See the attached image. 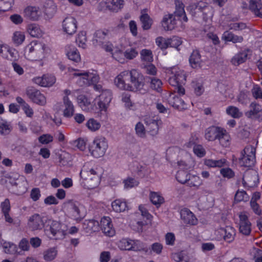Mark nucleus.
I'll return each instance as SVG.
<instances>
[{
	"label": "nucleus",
	"mask_w": 262,
	"mask_h": 262,
	"mask_svg": "<svg viewBox=\"0 0 262 262\" xmlns=\"http://www.w3.org/2000/svg\"><path fill=\"white\" fill-rule=\"evenodd\" d=\"M25 17L31 20H37L41 15L39 8L35 6H28L24 10Z\"/></svg>",
	"instance_id": "bb28decb"
},
{
	"label": "nucleus",
	"mask_w": 262,
	"mask_h": 262,
	"mask_svg": "<svg viewBox=\"0 0 262 262\" xmlns=\"http://www.w3.org/2000/svg\"><path fill=\"white\" fill-rule=\"evenodd\" d=\"M14 0H0V12L10 10L13 4Z\"/></svg>",
	"instance_id": "680f3d73"
},
{
	"label": "nucleus",
	"mask_w": 262,
	"mask_h": 262,
	"mask_svg": "<svg viewBox=\"0 0 262 262\" xmlns=\"http://www.w3.org/2000/svg\"><path fill=\"white\" fill-rule=\"evenodd\" d=\"M181 155H185L183 159L178 160L177 162V166L179 170H188L191 168L189 164V160L190 159V156L184 151H181Z\"/></svg>",
	"instance_id": "f704fd0d"
},
{
	"label": "nucleus",
	"mask_w": 262,
	"mask_h": 262,
	"mask_svg": "<svg viewBox=\"0 0 262 262\" xmlns=\"http://www.w3.org/2000/svg\"><path fill=\"white\" fill-rule=\"evenodd\" d=\"M165 244L167 246H173L175 244L176 236L173 233L168 232L165 235Z\"/></svg>",
	"instance_id": "774afa93"
},
{
	"label": "nucleus",
	"mask_w": 262,
	"mask_h": 262,
	"mask_svg": "<svg viewBox=\"0 0 262 262\" xmlns=\"http://www.w3.org/2000/svg\"><path fill=\"white\" fill-rule=\"evenodd\" d=\"M0 246L3 248V251L7 254H15L17 253V247L16 245L5 241L0 238Z\"/></svg>",
	"instance_id": "72a5a7b5"
},
{
	"label": "nucleus",
	"mask_w": 262,
	"mask_h": 262,
	"mask_svg": "<svg viewBox=\"0 0 262 262\" xmlns=\"http://www.w3.org/2000/svg\"><path fill=\"white\" fill-rule=\"evenodd\" d=\"M41 195V191L39 188H33L30 191V197L34 202L38 201L40 199Z\"/></svg>",
	"instance_id": "338daca9"
},
{
	"label": "nucleus",
	"mask_w": 262,
	"mask_h": 262,
	"mask_svg": "<svg viewBox=\"0 0 262 262\" xmlns=\"http://www.w3.org/2000/svg\"><path fill=\"white\" fill-rule=\"evenodd\" d=\"M243 180L244 183L252 187L256 184V182L258 180V176L254 171L247 172L244 176Z\"/></svg>",
	"instance_id": "58836bf2"
},
{
	"label": "nucleus",
	"mask_w": 262,
	"mask_h": 262,
	"mask_svg": "<svg viewBox=\"0 0 262 262\" xmlns=\"http://www.w3.org/2000/svg\"><path fill=\"white\" fill-rule=\"evenodd\" d=\"M129 89L127 91L145 93L143 77L141 73L135 69L130 71Z\"/></svg>",
	"instance_id": "f8f14e48"
},
{
	"label": "nucleus",
	"mask_w": 262,
	"mask_h": 262,
	"mask_svg": "<svg viewBox=\"0 0 262 262\" xmlns=\"http://www.w3.org/2000/svg\"><path fill=\"white\" fill-rule=\"evenodd\" d=\"M247 56V52L245 51L239 52L233 57L231 61L233 65L238 66L246 60Z\"/></svg>",
	"instance_id": "3c124183"
},
{
	"label": "nucleus",
	"mask_w": 262,
	"mask_h": 262,
	"mask_svg": "<svg viewBox=\"0 0 262 262\" xmlns=\"http://www.w3.org/2000/svg\"><path fill=\"white\" fill-rule=\"evenodd\" d=\"M165 72L169 83L175 88L180 95H184L185 91L182 86L186 81L184 71L178 67H173L166 69Z\"/></svg>",
	"instance_id": "423d86ee"
},
{
	"label": "nucleus",
	"mask_w": 262,
	"mask_h": 262,
	"mask_svg": "<svg viewBox=\"0 0 262 262\" xmlns=\"http://www.w3.org/2000/svg\"><path fill=\"white\" fill-rule=\"evenodd\" d=\"M0 54L2 57L10 60H15L18 58L17 51L7 45L0 46Z\"/></svg>",
	"instance_id": "b1692460"
},
{
	"label": "nucleus",
	"mask_w": 262,
	"mask_h": 262,
	"mask_svg": "<svg viewBox=\"0 0 262 262\" xmlns=\"http://www.w3.org/2000/svg\"><path fill=\"white\" fill-rule=\"evenodd\" d=\"M102 175L101 169L91 162L85 163L80 172L83 187L90 189L95 188L99 185Z\"/></svg>",
	"instance_id": "7ed1b4c3"
},
{
	"label": "nucleus",
	"mask_w": 262,
	"mask_h": 262,
	"mask_svg": "<svg viewBox=\"0 0 262 262\" xmlns=\"http://www.w3.org/2000/svg\"><path fill=\"white\" fill-rule=\"evenodd\" d=\"M120 45L115 46L112 53V57L121 63H124L126 59L132 60L138 55V48L135 47L127 46L124 44L127 42L126 38H122Z\"/></svg>",
	"instance_id": "20e7f679"
},
{
	"label": "nucleus",
	"mask_w": 262,
	"mask_h": 262,
	"mask_svg": "<svg viewBox=\"0 0 262 262\" xmlns=\"http://www.w3.org/2000/svg\"><path fill=\"white\" fill-rule=\"evenodd\" d=\"M239 230L244 235H248L251 231V223L248 219V215L246 212H242L239 214Z\"/></svg>",
	"instance_id": "412c9836"
},
{
	"label": "nucleus",
	"mask_w": 262,
	"mask_h": 262,
	"mask_svg": "<svg viewBox=\"0 0 262 262\" xmlns=\"http://www.w3.org/2000/svg\"><path fill=\"white\" fill-rule=\"evenodd\" d=\"M108 147L107 139L103 136H97L89 145V150L92 156L98 158L105 154Z\"/></svg>",
	"instance_id": "0eeeda50"
},
{
	"label": "nucleus",
	"mask_w": 262,
	"mask_h": 262,
	"mask_svg": "<svg viewBox=\"0 0 262 262\" xmlns=\"http://www.w3.org/2000/svg\"><path fill=\"white\" fill-rule=\"evenodd\" d=\"M189 9L192 15L196 16L201 15L205 22L211 21L213 16V9L206 3L201 1L197 5L190 6Z\"/></svg>",
	"instance_id": "6e6552de"
},
{
	"label": "nucleus",
	"mask_w": 262,
	"mask_h": 262,
	"mask_svg": "<svg viewBox=\"0 0 262 262\" xmlns=\"http://www.w3.org/2000/svg\"><path fill=\"white\" fill-rule=\"evenodd\" d=\"M255 149L252 146H247L242 152L239 159L241 166L250 167L254 165L255 162Z\"/></svg>",
	"instance_id": "2eb2a0df"
},
{
	"label": "nucleus",
	"mask_w": 262,
	"mask_h": 262,
	"mask_svg": "<svg viewBox=\"0 0 262 262\" xmlns=\"http://www.w3.org/2000/svg\"><path fill=\"white\" fill-rule=\"evenodd\" d=\"M226 112L227 114L234 118H239L242 117L243 113L239 109L234 106H229L226 108Z\"/></svg>",
	"instance_id": "4d7b16f0"
},
{
	"label": "nucleus",
	"mask_w": 262,
	"mask_h": 262,
	"mask_svg": "<svg viewBox=\"0 0 262 262\" xmlns=\"http://www.w3.org/2000/svg\"><path fill=\"white\" fill-rule=\"evenodd\" d=\"M222 128L212 126L208 128L205 132V137L208 141H213L217 139Z\"/></svg>",
	"instance_id": "473e14b6"
},
{
	"label": "nucleus",
	"mask_w": 262,
	"mask_h": 262,
	"mask_svg": "<svg viewBox=\"0 0 262 262\" xmlns=\"http://www.w3.org/2000/svg\"><path fill=\"white\" fill-rule=\"evenodd\" d=\"M77 29V21L75 17L68 16L62 22V30L67 35L72 36L76 32Z\"/></svg>",
	"instance_id": "f3484780"
},
{
	"label": "nucleus",
	"mask_w": 262,
	"mask_h": 262,
	"mask_svg": "<svg viewBox=\"0 0 262 262\" xmlns=\"http://www.w3.org/2000/svg\"><path fill=\"white\" fill-rule=\"evenodd\" d=\"M159 120L154 119L146 120V123L150 129L149 132L152 136L156 135L158 133L159 129Z\"/></svg>",
	"instance_id": "603ef678"
},
{
	"label": "nucleus",
	"mask_w": 262,
	"mask_h": 262,
	"mask_svg": "<svg viewBox=\"0 0 262 262\" xmlns=\"http://www.w3.org/2000/svg\"><path fill=\"white\" fill-rule=\"evenodd\" d=\"M58 254V250L56 247H51L46 250L43 253V259L46 261L54 260Z\"/></svg>",
	"instance_id": "de8ad7c7"
},
{
	"label": "nucleus",
	"mask_w": 262,
	"mask_h": 262,
	"mask_svg": "<svg viewBox=\"0 0 262 262\" xmlns=\"http://www.w3.org/2000/svg\"><path fill=\"white\" fill-rule=\"evenodd\" d=\"M141 59L142 61L150 63L153 61V54L150 50L143 49L140 52Z\"/></svg>",
	"instance_id": "6e6d98bb"
},
{
	"label": "nucleus",
	"mask_w": 262,
	"mask_h": 262,
	"mask_svg": "<svg viewBox=\"0 0 262 262\" xmlns=\"http://www.w3.org/2000/svg\"><path fill=\"white\" fill-rule=\"evenodd\" d=\"M62 113L64 117L70 118L73 116L75 112V107L69 97L63 98Z\"/></svg>",
	"instance_id": "cd10ccee"
},
{
	"label": "nucleus",
	"mask_w": 262,
	"mask_h": 262,
	"mask_svg": "<svg viewBox=\"0 0 262 262\" xmlns=\"http://www.w3.org/2000/svg\"><path fill=\"white\" fill-rule=\"evenodd\" d=\"M86 32L81 31L78 33L77 35L76 41L79 47L85 49L87 47V38L86 36Z\"/></svg>",
	"instance_id": "5fc2aeb1"
},
{
	"label": "nucleus",
	"mask_w": 262,
	"mask_h": 262,
	"mask_svg": "<svg viewBox=\"0 0 262 262\" xmlns=\"http://www.w3.org/2000/svg\"><path fill=\"white\" fill-rule=\"evenodd\" d=\"M27 96L34 103L43 105L46 103V98L41 92L33 87L26 89Z\"/></svg>",
	"instance_id": "6ab92c4d"
},
{
	"label": "nucleus",
	"mask_w": 262,
	"mask_h": 262,
	"mask_svg": "<svg viewBox=\"0 0 262 262\" xmlns=\"http://www.w3.org/2000/svg\"><path fill=\"white\" fill-rule=\"evenodd\" d=\"M48 231H49L52 235V238L55 239L63 238L66 236L67 225L51 218L47 220Z\"/></svg>",
	"instance_id": "9d476101"
},
{
	"label": "nucleus",
	"mask_w": 262,
	"mask_h": 262,
	"mask_svg": "<svg viewBox=\"0 0 262 262\" xmlns=\"http://www.w3.org/2000/svg\"><path fill=\"white\" fill-rule=\"evenodd\" d=\"M149 199L151 203L157 207L160 206L164 202V198L159 192L150 191Z\"/></svg>",
	"instance_id": "79ce46f5"
},
{
	"label": "nucleus",
	"mask_w": 262,
	"mask_h": 262,
	"mask_svg": "<svg viewBox=\"0 0 262 262\" xmlns=\"http://www.w3.org/2000/svg\"><path fill=\"white\" fill-rule=\"evenodd\" d=\"M136 133L137 136L141 138H144L145 136V129L143 124L140 122H138L135 126Z\"/></svg>",
	"instance_id": "69168bd1"
},
{
	"label": "nucleus",
	"mask_w": 262,
	"mask_h": 262,
	"mask_svg": "<svg viewBox=\"0 0 262 262\" xmlns=\"http://www.w3.org/2000/svg\"><path fill=\"white\" fill-rule=\"evenodd\" d=\"M181 218L184 223L191 225H195L198 221L194 214L189 209L184 208L180 211Z\"/></svg>",
	"instance_id": "a878e982"
},
{
	"label": "nucleus",
	"mask_w": 262,
	"mask_h": 262,
	"mask_svg": "<svg viewBox=\"0 0 262 262\" xmlns=\"http://www.w3.org/2000/svg\"><path fill=\"white\" fill-rule=\"evenodd\" d=\"M124 5L123 0H106L105 2H101L99 4L100 9H104V7L108 10L113 12H118L121 9Z\"/></svg>",
	"instance_id": "5701e85b"
},
{
	"label": "nucleus",
	"mask_w": 262,
	"mask_h": 262,
	"mask_svg": "<svg viewBox=\"0 0 262 262\" xmlns=\"http://www.w3.org/2000/svg\"><path fill=\"white\" fill-rule=\"evenodd\" d=\"M150 249L151 253L160 255L163 249V245L160 243L155 242L150 245Z\"/></svg>",
	"instance_id": "e2e57ef3"
},
{
	"label": "nucleus",
	"mask_w": 262,
	"mask_h": 262,
	"mask_svg": "<svg viewBox=\"0 0 262 262\" xmlns=\"http://www.w3.org/2000/svg\"><path fill=\"white\" fill-rule=\"evenodd\" d=\"M167 101L168 103L174 108L183 110L187 108V104L174 94H168Z\"/></svg>",
	"instance_id": "393cba45"
},
{
	"label": "nucleus",
	"mask_w": 262,
	"mask_h": 262,
	"mask_svg": "<svg viewBox=\"0 0 262 262\" xmlns=\"http://www.w3.org/2000/svg\"><path fill=\"white\" fill-rule=\"evenodd\" d=\"M130 97V94L126 92L122 93L120 96L121 101L124 107L127 109L134 110L136 107V105L132 101Z\"/></svg>",
	"instance_id": "c03bdc74"
},
{
	"label": "nucleus",
	"mask_w": 262,
	"mask_h": 262,
	"mask_svg": "<svg viewBox=\"0 0 262 262\" xmlns=\"http://www.w3.org/2000/svg\"><path fill=\"white\" fill-rule=\"evenodd\" d=\"M217 139L220 142V144L223 147H228L231 143V138L229 134L227 131L222 128Z\"/></svg>",
	"instance_id": "a19ab883"
},
{
	"label": "nucleus",
	"mask_w": 262,
	"mask_h": 262,
	"mask_svg": "<svg viewBox=\"0 0 262 262\" xmlns=\"http://www.w3.org/2000/svg\"><path fill=\"white\" fill-rule=\"evenodd\" d=\"M77 103L81 110L86 113L97 114L96 103L92 101L91 98L84 95H80L77 98Z\"/></svg>",
	"instance_id": "dca6fc26"
},
{
	"label": "nucleus",
	"mask_w": 262,
	"mask_h": 262,
	"mask_svg": "<svg viewBox=\"0 0 262 262\" xmlns=\"http://www.w3.org/2000/svg\"><path fill=\"white\" fill-rule=\"evenodd\" d=\"M32 81L42 87H50L52 86L56 82L54 76L46 74L41 76H36L32 79Z\"/></svg>",
	"instance_id": "aec40b11"
},
{
	"label": "nucleus",
	"mask_w": 262,
	"mask_h": 262,
	"mask_svg": "<svg viewBox=\"0 0 262 262\" xmlns=\"http://www.w3.org/2000/svg\"><path fill=\"white\" fill-rule=\"evenodd\" d=\"M177 17L181 21L186 22L187 17L184 11V6L183 3L178 0L176 1V10L174 14H168L165 15L162 21V26L166 31L171 30L175 28L177 25Z\"/></svg>",
	"instance_id": "39448f33"
},
{
	"label": "nucleus",
	"mask_w": 262,
	"mask_h": 262,
	"mask_svg": "<svg viewBox=\"0 0 262 262\" xmlns=\"http://www.w3.org/2000/svg\"><path fill=\"white\" fill-rule=\"evenodd\" d=\"M28 33L33 37H40L43 34L40 27L37 24H32L27 26Z\"/></svg>",
	"instance_id": "ea45409f"
},
{
	"label": "nucleus",
	"mask_w": 262,
	"mask_h": 262,
	"mask_svg": "<svg viewBox=\"0 0 262 262\" xmlns=\"http://www.w3.org/2000/svg\"><path fill=\"white\" fill-rule=\"evenodd\" d=\"M50 53L49 47L43 42L32 41L25 47L24 56L28 60L36 62L39 66L46 64V58Z\"/></svg>",
	"instance_id": "f03ea898"
},
{
	"label": "nucleus",
	"mask_w": 262,
	"mask_h": 262,
	"mask_svg": "<svg viewBox=\"0 0 262 262\" xmlns=\"http://www.w3.org/2000/svg\"><path fill=\"white\" fill-rule=\"evenodd\" d=\"M234 199L236 202H246L248 200L249 196L244 190H238L235 195Z\"/></svg>",
	"instance_id": "0e129e2a"
},
{
	"label": "nucleus",
	"mask_w": 262,
	"mask_h": 262,
	"mask_svg": "<svg viewBox=\"0 0 262 262\" xmlns=\"http://www.w3.org/2000/svg\"><path fill=\"white\" fill-rule=\"evenodd\" d=\"M249 8L256 16L262 17V3L260 0H250Z\"/></svg>",
	"instance_id": "4c0bfd02"
},
{
	"label": "nucleus",
	"mask_w": 262,
	"mask_h": 262,
	"mask_svg": "<svg viewBox=\"0 0 262 262\" xmlns=\"http://www.w3.org/2000/svg\"><path fill=\"white\" fill-rule=\"evenodd\" d=\"M189 62L193 68L200 67L201 63V55L197 50H194L189 58Z\"/></svg>",
	"instance_id": "8fccbe9b"
},
{
	"label": "nucleus",
	"mask_w": 262,
	"mask_h": 262,
	"mask_svg": "<svg viewBox=\"0 0 262 262\" xmlns=\"http://www.w3.org/2000/svg\"><path fill=\"white\" fill-rule=\"evenodd\" d=\"M140 17V21L142 23V27L143 30H149L152 24V20L146 13V10H143L141 12Z\"/></svg>",
	"instance_id": "e433bc0d"
},
{
	"label": "nucleus",
	"mask_w": 262,
	"mask_h": 262,
	"mask_svg": "<svg viewBox=\"0 0 262 262\" xmlns=\"http://www.w3.org/2000/svg\"><path fill=\"white\" fill-rule=\"evenodd\" d=\"M120 250L140 251L144 250V244L139 240L123 238L116 243Z\"/></svg>",
	"instance_id": "ddd939ff"
},
{
	"label": "nucleus",
	"mask_w": 262,
	"mask_h": 262,
	"mask_svg": "<svg viewBox=\"0 0 262 262\" xmlns=\"http://www.w3.org/2000/svg\"><path fill=\"white\" fill-rule=\"evenodd\" d=\"M222 26L224 29L233 30L235 31H240L245 29H248L246 25L243 23H235L227 18L226 22L222 24Z\"/></svg>",
	"instance_id": "7c9ffc66"
},
{
	"label": "nucleus",
	"mask_w": 262,
	"mask_h": 262,
	"mask_svg": "<svg viewBox=\"0 0 262 262\" xmlns=\"http://www.w3.org/2000/svg\"><path fill=\"white\" fill-rule=\"evenodd\" d=\"M68 72L71 78L80 86L94 85V89L99 92L100 95L94 99L97 106V114L100 115L102 113H106L113 98L111 90L103 89L101 84H97L99 80L97 72L94 70H83L72 68H68Z\"/></svg>",
	"instance_id": "f257e3e1"
},
{
	"label": "nucleus",
	"mask_w": 262,
	"mask_h": 262,
	"mask_svg": "<svg viewBox=\"0 0 262 262\" xmlns=\"http://www.w3.org/2000/svg\"><path fill=\"white\" fill-rule=\"evenodd\" d=\"M113 210L116 212H123L129 209L128 203L124 199H116L112 203Z\"/></svg>",
	"instance_id": "c85d7f7f"
},
{
	"label": "nucleus",
	"mask_w": 262,
	"mask_h": 262,
	"mask_svg": "<svg viewBox=\"0 0 262 262\" xmlns=\"http://www.w3.org/2000/svg\"><path fill=\"white\" fill-rule=\"evenodd\" d=\"M156 43L161 49L163 50L169 47L170 42L169 38L159 36L156 39Z\"/></svg>",
	"instance_id": "bf43d9fd"
},
{
	"label": "nucleus",
	"mask_w": 262,
	"mask_h": 262,
	"mask_svg": "<svg viewBox=\"0 0 262 262\" xmlns=\"http://www.w3.org/2000/svg\"><path fill=\"white\" fill-rule=\"evenodd\" d=\"M67 55L71 60L78 62L81 60L80 55L78 50L73 46H67L66 47Z\"/></svg>",
	"instance_id": "c9c22d12"
},
{
	"label": "nucleus",
	"mask_w": 262,
	"mask_h": 262,
	"mask_svg": "<svg viewBox=\"0 0 262 262\" xmlns=\"http://www.w3.org/2000/svg\"><path fill=\"white\" fill-rule=\"evenodd\" d=\"M261 106L255 102H252L249 106V110L246 112L247 117L251 118H259L261 114Z\"/></svg>",
	"instance_id": "c756f323"
},
{
	"label": "nucleus",
	"mask_w": 262,
	"mask_h": 262,
	"mask_svg": "<svg viewBox=\"0 0 262 262\" xmlns=\"http://www.w3.org/2000/svg\"><path fill=\"white\" fill-rule=\"evenodd\" d=\"M110 36L111 33L108 30H98L94 34L93 43L95 46L101 47L105 51L112 54L115 46L111 42L106 41Z\"/></svg>",
	"instance_id": "1a4fd4ad"
},
{
	"label": "nucleus",
	"mask_w": 262,
	"mask_h": 262,
	"mask_svg": "<svg viewBox=\"0 0 262 262\" xmlns=\"http://www.w3.org/2000/svg\"><path fill=\"white\" fill-rule=\"evenodd\" d=\"M171 258L176 262H191V259L188 253L183 251L172 253Z\"/></svg>",
	"instance_id": "a18cd8bd"
},
{
	"label": "nucleus",
	"mask_w": 262,
	"mask_h": 262,
	"mask_svg": "<svg viewBox=\"0 0 262 262\" xmlns=\"http://www.w3.org/2000/svg\"><path fill=\"white\" fill-rule=\"evenodd\" d=\"M83 228L86 232L89 233L96 232L100 229V223L95 220H85L83 224Z\"/></svg>",
	"instance_id": "2f4dec72"
},
{
	"label": "nucleus",
	"mask_w": 262,
	"mask_h": 262,
	"mask_svg": "<svg viewBox=\"0 0 262 262\" xmlns=\"http://www.w3.org/2000/svg\"><path fill=\"white\" fill-rule=\"evenodd\" d=\"M130 71H124L119 74L114 79V82L116 87L121 90L127 91L129 89Z\"/></svg>",
	"instance_id": "a211bd4d"
},
{
	"label": "nucleus",
	"mask_w": 262,
	"mask_h": 262,
	"mask_svg": "<svg viewBox=\"0 0 262 262\" xmlns=\"http://www.w3.org/2000/svg\"><path fill=\"white\" fill-rule=\"evenodd\" d=\"M261 248L262 247H253L251 251V255L253 257L255 262H262V250Z\"/></svg>",
	"instance_id": "052dcab7"
},
{
	"label": "nucleus",
	"mask_w": 262,
	"mask_h": 262,
	"mask_svg": "<svg viewBox=\"0 0 262 262\" xmlns=\"http://www.w3.org/2000/svg\"><path fill=\"white\" fill-rule=\"evenodd\" d=\"M48 218L38 213H34L29 217L27 227L31 231L40 230L45 228V231H48L46 221Z\"/></svg>",
	"instance_id": "4468645a"
},
{
	"label": "nucleus",
	"mask_w": 262,
	"mask_h": 262,
	"mask_svg": "<svg viewBox=\"0 0 262 262\" xmlns=\"http://www.w3.org/2000/svg\"><path fill=\"white\" fill-rule=\"evenodd\" d=\"M187 184L188 186L198 189L203 185V181L199 176L190 174Z\"/></svg>",
	"instance_id": "37998d69"
},
{
	"label": "nucleus",
	"mask_w": 262,
	"mask_h": 262,
	"mask_svg": "<svg viewBox=\"0 0 262 262\" xmlns=\"http://www.w3.org/2000/svg\"><path fill=\"white\" fill-rule=\"evenodd\" d=\"M85 214L82 206L78 202L70 201L68 202L66 210L68 217L78 222L84 217Z\"/></svg>",
	"instance_id": "9b49d317"
},
{
	"label": "nucleus",
	"mask_w": 262,
	"mask_h": 262,
	"mask_svg": "<svg viewBox=\"0 0 262 262\" xmlns=\"http://www.w3.org/2000/svg\"><path fill=\"white\" fill-rule=\"evenodd\" d=\"M85 125L88 129L91 132H96L99 130L101 126L100 122L93 118H89L86 121Z\"/></svg>",
	"instance_id": "09e8293b"
},
{
	"label": "nucleus",
	"mask_w": 262,
	"mask_h": 262,
	"mask_svg": "<svg viewBox=\"0 0 262 262\" xmlns=\"http://www.w3.org/2000/svg\"><path fill=\"white\" fill-rule=\"evenodd\" d=\"M100 229L106 236L112 237L115 234V230L110 217L104 216L101 219Z\"/></svg>",
	"instance_id": "4be33fe9"
},
{
	"label": "nucleus",
	"mask_w": 262,
	"mask_h": 262,
	"mask_svg": "<svg viewBox=\"0 0 262 262\" xmlns=\"http://www.w3.org/2000/svg\"><path fill=\"white\" fill-rule=\"evenodd\" d=\"M25 33L23 31H15L12 34V41L16 46H18L23 44L25 40Z\"/></svg>",
	"instance_id": "49530a36"
},
{
	"label": "nucleus",
	"mask_w": 262,
	"mask_h": 262,
	"mask_svg": "<svg viewBox=\"0 0 262 262\" xmlns=\"http://www.w3.org/2000/svg\"><path fill=\"white\" fill-rule=\"evenodd\" d=\"M236 234L235 230L231 226H226L225 228L224 239L229 243L232 242Z\"/></svg>",
	"instance_id": "864d4df0"
},
{
	"label": "nucleus",
	"mask_w": 262,
	"mask_h": 262,
	"mask_svg": "<svg viewBox=\"0 0 262 262\" xmlns=\"http://www.w3.org/2000/svg\"><path fill=\"white\" fill-rule=\"evenodd\" d=\"M187 170H179L176 174L177 180L181 183H187L190 174L188 173Z\"/></svg>",
	"instance_id": "13d9d810"
}]
</instances>
